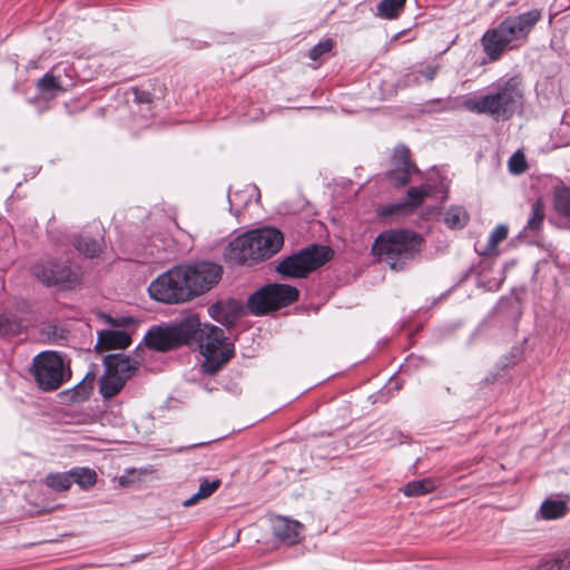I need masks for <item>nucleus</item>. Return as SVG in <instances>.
I'll return each instance as SVG.
<instances>
[{
    "mask_svg": "<svg viewBox=\"0 0 570 570\" xmlns=\"http://www.w3.org/2000/svg\"><path fill=\"white\" fill-rule=\"evenodd\" d=\"M144 340L147 347L160 352L190 341L197 342L205 358L203 370L207 374H215L234 354L224 331L215 325L202 324L197 316H189L173 326L153 328Z\"/></svg>",
    "mask_w": 570,
    "mask_h": 570,
    "instance_id": "nucleus-1",
    "label": "nucleus"
},
{
    "mask_svg": "<svg viewBox=\"0 0 570 570\" xmlns=\"http://www.w3.org/2000/svg\"><path fill=\"white\" fill-rule=\"evenodd\" d=\"M524 95L519 77H511L495 83L485 95L480 97H462L464 109L485 114L495 120H508L523 106Z\"/></svg>",
    "mask_w": 570,
    "mask_h": 570,
    "instance_id": "nucleus-2",
    "label": "nucleus"
},
{
    "mask_svg": "<svg viewBox=\"0 0 570 570\" xmlns=\"http://www.w3.org/2000/svg\"><path fill=\"white\" fill-rule=\"evenodd\" d=\"M423 238L407 229L381 233L372 245V254L393 271L403 269L422 249Z\"/></svg>",
    "mask_w": 570,
    "mask_h": 570,
    "instance_id": "nucleus-3",
    "label": "nucleus"
},
{
    "mask_svg": "<svg viewBox=\"0 0 570 570\" xmlns=\"http://www.w3.org/2000/svg\"><path fill=\"white\" fill-rule=\"evenodd\" d=\"M284 244L281 230L273 227H264L250 230L233 239L226 250V258L236 264H243L248 259L258 261L273 256Z\"/></svg>",
    "mask_w": 570,
    "mask_h": 570,
    "instance_id": "nucleus-4",
    "label": "nucleus"
},
{
    "mask_svg": "<svg viewBox=\"0 0 570 570\" xmlns=\"http://www.w3.org/2000/svg\"><path fill=\"white\" fill-rule=\"evenodd\" d=\"M541 18V11L532 9L517 17L504 19L497 28L488 30L482 37L484 51L493 60L499 58L508 45L525 40Z\"/></svg>",
    "mask_w": 570,
    "mask_h": 570,
    "instance_id": "nucleus-5",
    "label": "nucleus"
},
{
    "mask_svg": "<svg viewBox=\"0 0 570 570\" xmlns=\"http://www.w3.org/2000/svg\"><path fill=\"white\" fill-rule=\"evenodd\" d=\"M327 246L312 245L283 259L276 271L284 277L302 278L332 258Z\"/></svg>",
    "mask_w": 570,
    "mask_h": 570,
    "instance_id": "nucleus-6",
    "label": "nucleus"
},
{
    "mask_svg": "<svg viewBox=\"0 0 570 570\" xmlns=\"http://www.w3.org/2000/svg\"><path fill=\"white\" fill-rule=\"evenodd\" d=\"M32 375L43 391L59 389L69 377L71 371L66 366L62 356L53 351L39 353L32 361Z\"/></svg>",
    "mask_w": 570,
    "mask_h": 570,
    "instance_id": "nucleus-7",
    "label": "nucleus"
},
{
    "mask_svg": "<svg viewBox=\"0 0 570 570\" xmlns=\"http://www.w3.org/2000/svg\"><path fill=\"white\" fill-rule=\"evenodd\" d=\"M105 374L100 379V393L105 399L117 395L140 365L139 358L122 354H110L104 358Z\"/></svg>",
    "mask_w": 570,
    "mask_h": 570,
    "instance_id": "nucleus-8",
    "label": "nucleus"
},
{
    "mask_svg": "<svg viewBox=\"0 0 570 570\" xmlns=\"http://www.w3.org/2000/svg\"><path fill=\"white\" fill-rule=\"evenodd\" d=\"M188 288L186 274L180 264L160 274L153 281L148 292L156 301L177 304L191 301Z\"/></svg>",
    "mask_w": 570,
    "mask_h": 570,
    "instance_id": "nucleus-9",
    "label": "nucleus"
},
{
    "mask_svg": "<svg viewBox=\"0 0 570 570\" xmlns=\"http://www.w3.org/2000/svg\"><path fill=\"white\" fill-rule=\"evenodd\" d=\"M297 297L298 291L294 286L271 284L252 294L247 307L253 314L263 315L272 309L292 304Z\"/></svg>",
    "mask_w": 570,
    "mask_h": 570,
    "instance_id": "nucleus-10",
    "label": "nucleus"
},
{
    "mask_svg": "<svg viewBox=\"0 0 570 570\" xmlns=\"http://www.w3.org/2000/svg\"><path fill=\"white\" fill-rule=\"evenodd\" d=\"M181 266L186 274L190 299L210 291L219 283L223 276V267L209 261L181 264Z\"/></svg>",
    "mask_w": 570,
    "mask_h": 570,
    "instance_id": "nucleus-11",
    "label": "nucleus"
},
{
    "mask_svg": "<svg viewBox=\"0 0 570 570\" xmlns=\"http://www.w3.org/2000/svg\"><path fill=\"white\" fill-rule=\"evenodd\" d=\"M32 275L48 287L72 288L79 282V274L67 263L46 259L31 267Z\"/></svg>",
    "mask_w": 570,
    "mask_h": 570,
    "instance_id": "nucleus-12",
    "label": "nucleus"
},
{
    "mask_svg": "<svg viewBox=\"0 0 570 570\" xmlns=\"http://www.w3.org/2000/svg\"><path fill=\"white\" fill-rule=\"evenodd\" d=\"M432 191L431 186L422 185L407 190L406 199L383 206L380 209L381 216L407 215L413 213Z\"/></svg>",
    "mask_w": 570,
    "mask_h": 570,
    "instance_id": "nucleus-13",
    "label": "nucleus"
},
{
    "mask_svg": "<svg viewBox=\"0 0 570 570\" xmlns=\"http://www.w3.org/2000/svg\"><path fill=\"white\" fill-rule=\"evenodd\" d=\"M393 168L390 171V178L396 186L406 185L410 180L411 169L413 165L410 161V150L405 146L395 148L392 157Z\"/></svg>",
    "mask_w": 570,
    "mask_h": 570,
    "instance_id": "nucleus-14",
    "label": "nucleus"
},
{
    "mask_svg": "<svg viewBox=\"0 0 570 570\" xmlns=\"http://www.w3.org/2000/svg\"><path fill=\"white\" fill-rule=\"evenodd\" d=\"M243 309L240 302L229 298L212 305L209 313L214 320L228 326L234 324L235 320L243 313Z\"/></svg>",
    "mask_w": 570,
    "mask_h": 570,
    "instance_id": "nucleus-15",
    "label": "nucleus"
},
{
    "mask_svg": "<svg viewBox=\"0 0 570 570\" xmlns=\"http://www.w3.org/2000/svg\"><path fill=\"white\" fill-rule=\"evenodd\" d=\"M303 525L295 520L277 517L273 521V533L287 544H295L301 540Z\"/></svg>",
    "mask_w": 570,
    "mask_h": 570,
    "instance_id": "nucleus-16",
    "label": "nucleus"
},
{
    "mask_svg": "<svg viewBox=\"0 0 570 570\" xmlns=\"http://www.w3.org/2000/svg\"><path fill=\"white\" fill-rule=\"evenodd\" d=\"M102 235L100 229L97 227L96 235H90L83 232L73 238V246L76 249L87 257H96L102 249Z\"/></svg>",
    "mask_w": 570,
    "mask_h": 570,
    "instance_id": "nucleus-17",
    "label": "nucleus"
},
{
    "mask_svg": "<svg viewBox=\"0 0 570 570\" xmlns=\"http://www.w3.org/2000/svg\"><path fill=\"white\" fill-rule=\"evenodd\" d=\"M131 343L129 334L124 331H102L98 336V345L104 348H126Z\"/></svg>",
    "mask_w": 570,
    "mask_h": 570,
    "instance_id": "nucleus-18",
    "label": "nucleus"
},
{
    "mask_svg": "<svg viewBox=\"0 0 570 570\" xmlns=\"http://www.w3.org/2000/svg\"><path fill=\"white\" fill-rule=\"evenodd\" d=\"M440 482L436 479L425 478L406 483L402 492L406 497H420L428 494L439 487Z\"/></svg>",
    "mask_w": 570,
    "mask_h": 570,
    "instance_id": "nucleus-19",
    "label": "nucleus"
},
{
    "mask_svg": "<svg viewBox=\"0 0 570 570\" xmlns=\"http://www.w3.org/2000/svg\"><path fill=\"white\" fill-rule=\"evenodd\" d=\"M220 480H203L199 484V489L196 493H194L190 498L186 499L183 503L184 507H193L197 504L199 501L208 499L219 487Z\"/></svg>",
    "mask_w": 570,
    "mask_h": 570,
    "instance_id": "nucleus-20",
    "label": "nucleus"
},
{
    "mask_svg": "<svg viewBox=\"0 0 570 570\" xmlns=\"http://www.w3.org/2000/svg\"><path fill=\"white\" fill-rule=\"evenodd\" d=\"M567 505L562 500L547 499L540 507V514L546 520L561 518L566 514Z\"/></svg>",
    "mask_w": 570,
    "mask_h": 570,
    "instance_id": "nucleus-21",
    "label": "nucleus"
},
{
    "mask_svg": "<svg viewBox=\"0 0 570 570\" xmlns=\"http://www.w3.org/2000/svg\"><path fill=\"white\" fill-rule=\"evenodd\" d=\"M37 88L45 99H53L62 90L60 81L49 73L38 80Z\"/></svg>",
    "mask_w": 570,
    "mask_h": 570,
    "instance_id": "nucleus-22",
    "label": "nucleus"
},
{
    "mask_svg": "<svg viewBox=\"0 0 570 570\" xmlns=\"http://www.w3.org/2000/svg\"><path fill=\"white\" fill-rule=\"evenodd\" d=\"M70 473L72 483H77L81 489H88L97 482L96 472L89 468H75Z\"/></svg>",
    "mask_w": 570,
    "mask_h": 570,
    "instance_id": "nucleus-23",
    "label": "nucleus"
},
{
    "mask_svg": "<svg viewBox=\"0 0 570 570\" xmlns=\"http://www.w3.org/2000/svg\"><path fill=\"white\" fill-rule=\"evenodd\" d=\"M45 483L57 492L67 491L72 485L71 473H50L46 476Z\"/></svg>",
    "mask_w": 570,
    "mask_h": 570,
    "instance_id": "nucleus-24",
    "label": "nucleus"
},
{
    "mask_svg": "<svg viewBox=\"0 0 570 570\" xmlns=\"http://www.w3.org/2000/svg\"><path fill=\"white\" fill-rule=\"evenodd\" d=\"M406 0H382L377 6L379 16L385 19H394L402 11Z\"/></svg>",
    "mask_w": 570,
    "mask_h": 570,
    "instance_id": "nucleus-25",
    "label": "nucleus"
},
{
    "mask_svg": "<svg viewBox=\"0 0 570 570\" xmlns=\"http://www.w3.org/2000/svg\"><path fill=\"white\" fill-rule=\"evenodd\" d=\"M469 216L462 207H451L444 215V223L450 228H462L468 223Z\"/></svg>",
    "mask_w": 570,
    "mask_h": 570,
    "instance_id": "nucleus-26",
    "label": "nucleus"
},
{
    "mask_svg": "<svg viewBox=\"0 0 570 570\" xmlns=\"http://www.w3.org/2000/svg\"><path fill=\"white\" fill-rule=\"evenodd\" d=\"M539 570H570V550L557 554L554 558L544 561Z\"/></svg>",
    "mask_w": 570,
    "mask_h": 570,
    "instance_id": "nucleus-27",
    "label": "nucleus"
},
{
    "mask_svg": "<svg viewBox=\"0 0 570 570\" xmlns=\"http://www.w3.org/2000/svg\"><path fill=\"white\" fill-rule=\"evenodd\" d=\"M544 218V206L541 199H535L531 205V215L527 223V228L530 230L540 229Z\"/></svg>",
    "mask_w": 570,
    "mask_h": 570,
    "instance_id": "nucleus-28",
    "label": "nucleus"
},
{
    "mask_svg": "<svg viewBox=\"0 0 570 570\" xmlns=\"http://www.w3.org/2000/svg\"><path fill=\"white\" fill-rule=\"evenodd\" d=\"M556 209L564 216H570V188L562 187L554 194Z\"/></svg>",
    "mask_w": 570,
    "mask_h": 570,
    "instance_id": "nucleus-29",
    "label": "nucleus"
},
{
    "mask_svg": "<svg viewBox=\"0 0 570 570\" xmlns=\"http://www.w3.org/2000/svg\"><path fill=\"white\" fill-rule=\"evenodd\" d=\"M508 227L505 225H498L490 234L489 242L487 245V252H492L497 248L498 244L501 243L508 236Z\"/></svg>",
    "mask_w": 570,
    "mask_h": 570,
    "instance_id": "nucleus-30",
    "label": "nucleus"
},
{
    "mask_svg": "<svg viewBox=\"0 0 570 570\" xmlns=\"http://www.w3.org/2000/svg\"><path fill=\"white\" fill-rule=\"evenodd\" d=\"M527 169V163L524 155L521 151H517L512 155V157L509 160V170L512 174H522Z\"/></svg>",
    "mask_w": 570,
    "mask_h": 570,
    "instance_id": "nucleus-31",
    "label": "nucleus"
},
{
    "mask_svg": "<svg viewBox=\"0 0 570 570\" xmlns=\"http://www.w3.org/2000/svg\"><path fill=\"white\" fill-rule=\"evenodd\" d=\"M19 324L6 316L0 315V335L13 336L19 333Z\"/></svg>",
    "mask_w": 570,
    "mask_h": 570,
    "instance_id": "nucleus-32",
    "label": "nucleus"
},
{
    "mask_svg": "<svg viewBox=\"0 0 570 570\" xmlns=\"http://www.w3.org/2000/svg\"><path fill=\"white\" fill-rule=\"evenodd\" d=\"M333 48V41L331 39L323 40L314 46L308 53L312 60L320 59L323 55L330 52Z\"/></svg>",
    "mask_w": 570,
    "mask_h": 570,
    "instance_id": "nucleus-33",
    "label": "nucleus"
},
{
    "mask_svg": "<svg viewBox=\"0 0 570 570\" xmlns=\"http://www.w3.org/2000/svg\"><path fill=\"white\" fill-rule=\"evenodd\" d=\"M135 100L140 104L151 102V95L147 91L135 90Z\"/></svg>",
    "mask_w": 570,
    "mask_h": 570,
    "instance_id": "nucleus-34",
    "label": "nucleus"
},
{
    "mask_svg": "<svg viewBox=\"0 0 570 570\" xmlns=\"http://www.w3.org/2000/svg\"><path fill=\"white\" fill-rule=\"evenodd\" d=\"M6 247V255L8 259H12L13 255L11 253V248L14 246V240L11 237H7L2 240Z\"/></svg>",
    "mask_w": 570,
    "mask_h": 570,
    "instance_id": "nucleus-35",
    "label": "nucleus"
},
{
    "mask_svg": "<svg viewBox=\"0 0 570 570\" xmlns=\"http://www.w3.org/2000/svg\"><path fill=\"white\" fill-rule=\"evenodd\" d=\"M436 67L429 66L424 70H422V75L426 80H433L436 75Z\"/></svg>",
    "mask_w": 570,
    "mask_h": 570,
    "instance_id": "nucleus-36",
    "label": "nucleus"
},
{
    "mask_svg": "<svg viewBox=\"0 0 570 570\" xmlns=\"http://www.w3.org/2000/svg\"><path fill=\"white\" fill-rule=\"evenodd\" d=\"M78 395H79V392H78V391H76V392L73 393V395H72V400H73V401H81V400H83V399H86V397L88 396V392H86V394H85L83 396H81V397H79Z\"/></svg>",
    "mask_w": 570,
    "mask_h": 570,
    "instance_id": "nucleus-37",
    "label": "nucleus"
},
{
    "mask_svg": "<svg viewBox=\"0 0 570 570\" xmlns=\"http://www.w3.org/2000/svg\"><path fill=\"white\" fill-rule=\"evenodd\" d=\"M108 323L112 324V325H116V326H120L124 324L122 320L121 321H114L111 317H108Z\"/></svg>",
    "mask_w": 570,
    "mask_h": 570,
    "instance_id": "nucleus-38",
    "label": "nucleus"
}]
</instances>
